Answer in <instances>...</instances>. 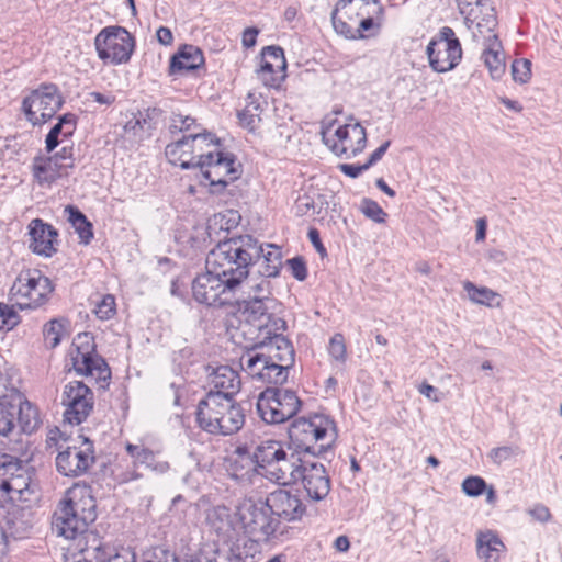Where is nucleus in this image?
I'll use <instances>...</instances> for the list:
<instances>
[{"label":"nucleus","instance_id":"f257e3e1","mask_svg":"<svg viewBox=\"0 0 562 562\" xmlns=\"http://www.w3.org/2000/svg\"><path fill=\"white\" fill-rule=\"evenodd\" d=\"M262 254V245L250 235L236 236L220 241L206 256L205 269L218 272L228 286L241 290L249 277V269Z\"/></svg>","mask_w":562,"mask_h":562},{"label":"nucleus","instance_id":"f03ea898","mask_svg":"<svg viewBox=\"0 0 562 562\" xmlns=\"http://www.w3.org/2000/svg\"><path fill=\"white\" fill-rule=\"evenodd\" d=\"M265 351H248L240 358L241 369L255 381L283 384L294 363L292 342L282 334L268 336L260 345Z\"/></svg>","mask_w":562,"mask_h":562},{"label":"nucleus","instance_id":"7ed1b4c3","mask_svg":"<svg viewBox=\"0 0 562 562\" xmlns=\"http://www.w3.org/2000/svg\"><path fill=\"white\" fill-rule=\"evenodd\" d=\"M195 416L199 427L214 436H231L245 424L244 409L235 400L212 393L200 400Z\"/></svg>","mask_w":562,"mask_h":562},{"label":"nucleus","instance_id":"20e7f679","mask_svg":"<svg viewBox=\"0 0 562 562\" xmlns=\"http://www.w3.org/2000/svg\"><path fill=\"white\" fill-rule=\"evenodd\" d=\"M337 437L334 419L325 414L300 417L289 428V438L295 450L314 457L330 450Z\"/></svg>","mask_w":562,"mask_h":562},{"label":"nucleus","instance_id":"39448f33","mask_svg":"<svg viewBox=\"0 0 562 562\" xmlns=\"http://www.w3.org/2000/svg\"><path fill=\"white\" fill-rule=\"evenodd\" d=\"M236 515L248 540L247 549L252 553L261 543H269L284 533L280 519L271 514L263 499H245L237 507Z\"/></svg>","mask_w":562,"mask_h":562},{"label":"nucleus","instance_id":"423d86ee","mask_svg":"<svg viewBox=\"0 0 562 562\" xmlns=\"http://www.w3.org/2000/svg\"><path fill=\"white\" fill-rule=\"evenodd\" d=\"M71 492L72 496L61 502L54 513L53 529L58 536L75 539L85 533L97 519V502L87 487Z\"/></svg>","mask_w":562,"mask_h":562},{"label":"nucleus","instance_id":"0eeeda50","mask_svg":"<svg viewBox=\"0 0 562 562\" xmlns=\"http://www.w3.org/2000/svg\"><path fill=\"white\" fill-rule=\"evenodd\" d=\"M302 405L296 393L290 389L267 387L257 400V413L271 425L282 424L294 417Z\"/></svg>","mask_w":562,"mask_h":562},{"label":"nucleus","instance_id":"6e6552de","mask_svg":"<svg viewBox=\"0 0 562 562\" xmlns=\"http://www.w3.org/2000/svg\"><path fill=\"white\" fill-rule=\"evenodd\" d=\"M191 289L193 299L207 307L231 305L239 292L236 288L228 286V281L212 269L196 276Z\"/></svg>","mask_w":562,"mask_h":562},{"label":"nucleus","instance_id":"1a4fd4ad","mask_svg":"<svg viewBox=\"0 0 562 562\" xmlns=\"http://www.w3.org/2000/svg\"><path fill=\"white\" fill-rule=\"evenodd\" d=\"M200 170L211 187V193L220 194L239 177L234 155L222 150H209L200 155Z\"/></svg>","mask_w":562,"mask_h":562},{"label":"nucleus","instance_id":"9d476101","mask_svg":"<svg viewBox=\"0 0 562 562\" xmlns=\"http://www.w3.org/2000/svg\"><path fill=\"white\" fill-rule=\"evenodd\" d=\"M54 289L50 279L41 271L27 270L19 274L10 292L22 300L18 302L21 308H37L48 302Z\"/></svg>","mask_w":562,"mask_h":562},{"label":"nucleus","instance_id":"9b49d317","mask_svg":"<svg viewBox=\"0 0 562 562\" xmlns=\"http://www.w3.org/2000/svg\"><path fill=\"white\" fill-rule=\"evenodd\" d=\"M94 46L100 59L120 65L130 61L135 41L133 35L124 27L109 26L95 36Z\"/></svg>","mask_w":562,"mask_h":562},{"label":"nucleus","instance_id":"f8f14e48","mask_svg":"<svg viewBox=\"0 0 562 562\" xmlns=\"http://www.w3.org/2000/svg\"><path fill=\"white\" fill-rule=\"evenodd\" d=\"M76 349L71 352V361L75 371L81 375H90L102 387L109 384L111 370L105 360L95 353L93 338L88 334H79L76 338Z\"/></svg>","mask_w":562,"mask_h":562},{"label":"nucleus","instance_id":"ddd939ff","mask_svg":"<svg viewBox=\"0 0 562 562\" xmlns=\"http://www.w3.org/2000/svg\"><path fill=\"white\" fill-rule=\"evenodd\" d=\"M429 66L437 72L456 68L462 58V47L450 26H443L426 48Z\"/></svg>","mask_w":562,"mask_h":562},{"label":"nucleus","instance_id":"4468645a","mask_svg":"<svg viewBox=\"0 0 562 562\" xmlns=\"http://www.w3.org/2000/svg\"><path fill=\"white\" fill-rule=\"evenodd\" d=\"M63 105L57 86L42 85L23 99L22 110L33 125L50 120Z\"/></svg>","mask_w":562,"mask_h":562},{"label":"nucleus","instance_id":"2eb2a0df","mask_svg":"<svg viewBox=\"0 0 562 562\" xmlns=\"http://www.w3.org/2000/svg\"><path fill=\"white\" fill-rule=\"evenodd\" d=\"M322 138L336 156L346 158L357 156L367 144V133L360 123L340 125L333 134L329 128L324 130Z\"/></svg>","mask_w":562,"mask_h":562},{"label":"nucleus","instance_id":"dca6fc26","mask_svg":"<svg viewBox=\"0 0 562 562\" xmlns=\"http://www.w3.org/2000/svg\"><path fill=\"white\" fill-rule=\"evenodd\" d=\"M61 404L66 407L65 420L71 425H79L93 409L94 395L85 383L71 381L64 387Z\"/></svg>","mask_w":562,"mask_h":562},{"label":"nucleus","instance_id":"f3484780","mask_svg":"<svg viewBox=\"0 0 562 562\" xmlns=\"http://www.w3.org/2000/svg\"><path fill=\"white\" fill-rule=\"evenodd\" d=\"M125 450L132 459V467L119 474L121 483H128L142 479L143 474L137 471V468L140 465H144L157 474H164L170 469L169 462L161 459L159 451L151 450L143 443L127 442Z\"/></svg>","mask_w":562,"mask_h":562},{"label":"nucleus","instance_id":"a211bd4d","mask_svg":"<svg viewBox=\"0 0 562 562\" xmlns=\"http://www.w3.org/2000/svg\"><path fill=\"white\" fill-rule=\"evenodd\" d=\"M93 443L85 439L80 446L67 447L56 457L57 471L69 477H77L88 472L94 463Z\"/></svg>","mask_w":562,"mask_h":562},{"label":"nucleus","instance_id":"6ab92c4d","mask_svg":"<svg viewBox=\"0 0 562 562\" xmlns=\"http://www.w3.org/2000/svg\"><path fill=\"white\" fill-rule=\"evenodd\" d=\"M273 516L283 522L300 520L305 514L306 507L299 495L286 490H277L267 495L263 499Z\"/></svg>","mask_w":562,"mask_h":562},{"label":"nucleus","instance_id":"aec40b11","mask_svg":"<svg viewBox=\"0 0 562 562\" xmlns=\"http://www.w3.org/2000/svg\"><path fill=\"white\" fill-rule=\"evenodd\" d=\"M5 404L9 412L13 413V423L18 420L23 432L31 434L38 428L41 420L36 407H34L15 387L3 386Z\"/></svg>","mask_w":562,"mask_h":562},{"label":"nucleus","instance_id":"412c9836","mask_svg":"<svg viewBox=\"0 0 562 562\" xmlns=\"http://www.w3.org/2000/svg\"><path fill=\"white\" fill-rule=\"evenodd\" d=\"M239 542L240 540L203 544L191 562H243L252 553L247 549L246 541L243 546Z\"/></svg>","mask_w":562,"mask_h":562},{"label":"nucleus","instance_id":"4be33fe9","mask_svg":"<svg viewBox=\"0 0 562 562\" xmlns=\"http://www.w3.org/2000/svg\"><path fill=\"white\" fill-rule=\"evenodd\" d=\"M299 482L302 484L307 499L312 502L325 499L331 488L330 477L325 465L316 461L308 460L303 468Z\"/></svg>","mask_w":562,"mask_h":562},{"label":"nucleus","instance_id":"5701e85b","mask_svg":"<svg viewBox=\"0 0 562 562\" xmlns=\"http://www.w3.org/2000/svg\"><path fill=\"white\" fill-rule=\"evenodd\" d=\"M164 111L160 108L151 106L137 111L126 121L123 131L124 137L132 143H140L148 139L157 128Z\"/></svg>","mask_w":562,"mask_h":562},{"label":"nucleus","instance_id":"b1692460","mask_svg":"<svg viewBox=\"0 0 562 562\" xmlns=\"http://www.w3.org/2000/svg\"><path fill=\"white\" fill-rule=\"evenodd\" d=\"M302 451L289 452L284 451V456L271 465V469L265 476L278 485H290L299 483V477L308 460L300 456Z\"/></svg>","mask_w":562,"mask_h":562},{"label":"nucleus","instance_id":"393cba45","mask_svg":"<svg viewBox=\"0 0 562 562\" xmlns=\"http://www.w3.org/2000/svg\"><path fill=\"white\" fill-rule=\"evenodd\" d=\"M207 385L210 390L206 393L218 394L225 398L235 400V396L241 389V379L239 373L229 366L207 367Z\"/></svg>","mask_w":562,"mask_h":562},{"label":"nucleus","instance_id":"a878e982","mask_svg":"<svg viewBox=\"0 0 562 562\" xmlns=\"http://www.w3.org/2000/svg\"><path fill=\"white\" fill-rule=\"evenodd\" d=\"M226 464L229 476L240 484H252L260 473L254 453L246 446L237 447L227 458Z\"/></svg>","mask_w":562,"mask_h":562},{"label":"nucleus","instance_id":"bb28decb","mask_svg":"<svg viewBox=\"0 0 562 562\" xmlns=\"http://www.w3.org/2000/svg\"><path fill=\"white\" fill-rule=\"evenodd\" d=\"M29 235V247L34 254L49 258L57 251L54 245L56 243L58 232L42 218H34L30 222Z\"/></svg>","mask_w":562,"mask_h":562},{"label":"nucleus","instance_id":"cd10ccee","mask_svg":"<svg viewBox=\"0 0 562 562\" xmlns=\"http://www.w3.org/2000/svg\"><path fill=\"white\" fill-rule=\"evenodd\" d=\"M205 138L198 135H184L166 147V156L172 165L182 169H190L200 166L201 153H194L195 142H203Z\"/></svg>","mask_w":562,"mask_h":562},{"label":"nucleus","instance_id":"c85d7f7f","mask_svg":"<svg viewBox=\"0 0 562 562\" xmlns=\"http://www.w3.org/2000/svg\"><path fill=\"white\" fill-rule=\"evenodd\" d=\"M281 307L277 300H243L239 303V311L245 321L258 329H263V323L270 312Z\"/></svg>","mask_w":562,"mask_h":562},{"label":"nucleus","instance_id":"c756f323","mask_svg":"<svg viewBox=\"0 0 562 562\" xmlns=\"http://www.w3.org/2000/svg\"><path fill=\"white\" fill-rule=\"evenodd\" d=\"M204 64L203 53L193 45H184L170 60V74L183 75Z\"/></svg>","mask_w":562,"mask_h":562},{"label":"nucleus","instance_id":"7c9ffc66","mask_svg":"<svg viewBox=\"0 0 562 562\" xmlns=\"http://www.w3.org/2000/svg\"><path fill=\"white\" fill-rule=\"evenodd\" d=\"M482 54L485 66L493 79H501L505 72V57L502 43L497 35H490Z\"/></svg>","mask_w":562,"mask_h":562},{"label":"nucleus","instance_id":"2f4dec72","mask_svg":"<svg viewBox=\"0 0 562 562\" xmlns=\"http://www.w3.org/2000/svg\"><path fill=\"white\" fill-rule=\"evenodd\" d=\"M355 0H339L338 5L342 9H346L348 5L352 4ZM364 5H374V10L372 12H368V14H372V16L362 18L359 22V26L357 27V32L363 35V40L370 36H374L379 34L381 30V23L384 14V7L381 4L379 0H361Z\"/></svg>","mask_w":562,"mask_h":562},{"label":"nucleus","instance_id":"473e14b6","mask_svg":"<svg viewBox=\"0 0 562 562\" xmlns=\"http://www.w3.org/2000/svg\"><path fill=\"white\" fill-rule=\"evenodd\" d=\"M32 173L34 179L40 186L52 184L58 178L67 176L68 173L63 170L60 165L52 159L50 156L45 157L38 155L34 157L32 162Z\"/></svg>","mask_w":562,"mask_h":562},{"label":"nucleus","instance_id":"72a5a7b5","mask_svg":"<svg viewBox=\"0 0 562 562\" xmlns=\"http://www.w3.org/2000/svg\"><path fill=\"white\" fill-rule=\"evenodd\" d=\"M286 448L281 441L267 439L257 445L254 456L262 475H265L279 458L284 456Z\"/></svg>","mask_w":562,"mask_h":562},{"label":"nucleus","instance_id":"f704fd0d","mask_svg":"<svg viewBox=\"0 0 562 562\" xmlns=\"http://www.w3.org/2000/svg\"><path fill=\"white\" fill-rule=\"evenodd\" d=\"M504 549V543L495 532L486 530L477 533V555L484 562H497Z\"/></svg>","mask_w":562,"mask_h":562},{"label":"nucleus","instance_id":"c9c22d12","mask_svg":"<svg viewBox=\"0 0 562 562\" xmlns=\"http://www.w3.org/2000/svg\"><path fill=\"white\" fill-rule=\"evenodd\" d=\"M88 537H91L89 541L90 547H87L82 552L86 554L83 560L78 562H134V555L116 553L108 559L106 550L109 549L98 536L91 532Z\"/></svg>","mask_w":562,"mask_h":562},{"label":"nucleus","instance_id":"e433bc0d","mask_svg":"<svg viewBox=\"0 0 562 562\" xmlns=\"http://www.w3.org/2000/svg\"><path fill=\"white\" fill-rule=\"evenodd\" d=\"M260 258L263 259L259 273L266 278H274L279 276L282 267V252L281 248L273 244H268L266 248L262 247Z\"/></svg>","mask_w":562,"mask_h":562},{"label":"nucleus","instance_id":"4c0bfd02","mask_svg":"<svg viewBox=\"0 0 562 562\" xmlns=\"http://www.w3.org/2000/svg\"><path fill=\"white\" fill-rule=\"evenodd\" d=\"M65 213L68 214V221L79 236L80 243L88 245L93 238L92 224L87 216L76 206L67 205Z\"/></svg>","mask_w":562,"mask_h":562},{"label":"nucleus","instance_id":"58836bf2","mask_svg":"<svg viewBox=\"0 0 562 562\" xmlns=\"http://www.w3.org/2000/svg\"><path fill=\"white\" fill-rule=\"evenodd\" d=\"M463 289L468 293L469 299L485 306H501V294L486 286H476L471 281L463 283Z\"/></svg>","mask_w":562,"mask_h":562},{"label":"nucleus","instance_id":"ea45409f","mask_svg":"<svg viewBox=\"0 0 562 562\" xmlns=\"http://www.w3.org/2000/svg\"><path fill=\"white\" fill-rule=\"evenodd\" d=\"M201 130L202 127L196 123L194 117L190 115H182L180 113H172L169 125L170 133H186V135H188Z\"/></svg>","mask_w":562,"mask_h":562},{"label":"nucleus","instance_id":"a19ab883","mask_svg":"<svg viewBox=\"0 0 562 562\" xmlns=\"http://www.w3.org/2000/svg\"><path fill=\"white\" fill-rule=\"evenodd\" d=\"M19 473L21 474L14 477H9L8 480L0 481V488L7 493H16L19 495L26 491L31 482L27 471L25 469Z\"/></svg>","mask_w":562,"mask_h":562},{"label":"nucleus","instance_id":"79ce46f5","mask_svg":"<svg viewBox=\"0 0 562 562\" xmlns=\"http://www.w3.org/2000/svg\"><path fill=\"white\" fill-rule=\"evenodd\" d=\"M344 10L337 4L336 10L331 14L333 26L337 34L342 35L348 40H363V35L357 32V27L350 25L347 21L338 16V11Z\"/></svg>","mask_w":562,"mask_h":562},{"label":"nucleus","instance_id":"37998d69","mask_svg":"<svg viewBox=\"0 0 562 562\" xmlns=\"http://www.w3.org/2000/svg\"><path fill=\"white\" fill-rule=\"evenodd\" d=\"M5 402V395L2 390L0 391V440L2 438H8L15 428V424L13 423V413L9 412Z\"/></svg>","mask_w":562,"mask_h":562},{"label":"nucleus","instance_id":"c03bdc74","mask_svg":"<svg viewBox=\"0 0 562 562\" xmlns=\"http://www.w3.org/2000/svg\"><path fill=\"white\" fill-rule=\"evenodd\" d=\"M20 322L21 317L15 307L0 302V329L12 330Z\"/></svg>","mask_w":562,"mask_h":562},{"label":"nucleus","instance_id":"a18cd8bd","mask_svg":"<svg viewBox=\"0 0 562 562\" xmlns=\"http://www.w3.org/2000/svg\"><path fill=\"white\" fill-rule=\"evenodd\" d=\"M360 211L366 217L379 224L384 223L387 217L386 212H384L379 203L368 198L362 199Z\"/></svg>","mask_w":562,"mask_h":562},{"label":"nucleus","instance_id":"49530a36","mask_svg":"<svg viewBox=\"0 0 562 562\" xmlns=\"http://www.w3.org/2000/svg\"><path fill=\"white\" fill-rule=\"evenodd\" d=\"M278 70L272 61L262 60L257 71L258 79L267 87H277L279 86Z\"/></svg>","mask_w":562,"mask_h":562},{"label":"nucleus","instance_id":"de8ad7c7","mask_svg":"<svg viewBox=\"0 0 562 562\" xmlns=\"http://www.w3.org/2000/svg\"><path fill=\"white\" fill-rule=\"evenodd\" d=\"M520 453L521 450L518 446H502L493 448L488 452V458L493 463L501 465L503 462L508 461Z\"/></svg>","mask_w":562,"mask_h":562},{"label":"nucleus","instance_id":"09e8293b","mask_svg":"<svg viewBox=\"0 0 562 562\" xmlns=\"http://www.w3.org/2000/svg\"><path fill=\"white\" fill-rule=\"evenodd\" d=\"M513 79L518 83H527L531 78V61L526 58L516 59L512 64Z\"/></svg>","mask_w":562,"mask_h":562},{"label":"nucleus","instance_id":"8fccbe9b","mask_svg":"<svg viewBox=\"0 0 562 562\" xmlns=\"http://www.w3.org/2000/svg\"><path fill=\"white\" fill-rule=\"evenodd\" d=\"M61 331L63 325L56 319L45 324L43 335L45 342L49 348H55L59 345Z\"/></svg>","mask_w":562,"mask_h":562},{"label":"nucleus","instance_id":"3c124183","mask_svg":"<svg viewBox=\"0 0 562 562\" xmlns=\"http://www.w3.org/2000/svg\"><path fill=\"white\" fill-rule=\"evenodd\" d=\"M281 307L270 312L269 317H267L263 323V328L269 336L282 334L288 328L286 322L282 317L278 316Z\"/></svg>","mask_w":562,"mask_h":562},{"label":"nucleus","instance_id":"603ef678","mask_svg":"<svg viewBox=\"0 0 562 562\" xmlns=\"http://www.w3.org/2000/svg\"><path fill=\"white\" fill-rule=\"evenodd\" d=\"M486 482L480 476H469L462 482V491L471 497L482 495L486 490Z\"/></svg>","mask_w":562,"mask_h":562},{"label":"nucleus","instance_id":"864d4df0","mask_svg":"<svg viewBox=\"0 0 562 562\" xmlns=\"http://www.w3.org/2000/svg\"><path fill=\"white\" fill-rule=\"evenodd\" d=\"M93 312L100 319H110L115 314V299L111 294L104 295L100 302L97 303Z\"/></svg>","mask_w":562,"mask_h":562},{"label":"nucleus","instance_id":"5fc2aeb1","mask_svg":"<svg viewBox=\"0 0 562 562\" xmlns=\"http://www.w3.org/2000/svg\"><path fill=\"white\" fill-rule=\"evenodd\" d=\"M268 279L269 278L263 277L259 282L250 286L252 293V295L250 294L249 296L250 300H276L272 296V286Z\"/></svg>","mask_w":562,"mask_h":562},{"label":"nucleus","instance_id":"6e6d98bb","mask_svg":"<svg viewBox=\"0 0 562 562\" xmlns=\"http://www.w3.org/2000/svg\"><path fill=\"white\" fill-rule=\"evenodd\" d=\"M189 135H198L203 136L205 138L203 142H195L194 153H207L209 150H218L220 144L215 139V136L211 133H207L205 130H201L199 132L190 133Z\"/></svg>","mask_w":562,"mask_h":562},{"label":"nucleus","instance_id":"4d7b16f0","mask_svg":"<svg viewBox=\"0 0 562 562\" xmlns=\"http://www.w3.org/2000/svg\"><path fill=\"white\" fill-rule=\"evenodd\" d=\"M50 157L60 165L63 170L67 173L69 169L75 167L74 148L71 146H64L59 151Z\"/></svg>","mask_w":562,"mask_h":562},{"label":"nucleus","instance_id":"13d9d810","mask_svg":"<svg viewBox=\"0 0 562 562\" xmlns=\"http://www.w3.org/2000/svg\"><path fill=\"white\" fill-rule=\"evenodd\" d=\"M329 355L337 361H345L346 358V345L344 340V336L341 334H336L331 337L329 341Z\"/></svg>","mask_w":562,"mask_h":562},{"label":"nucleus","instance_id":"bf43d9fd","mask_svg":"<svg viewBox=\"0 0 562 562\" xmlns=\"http://www.w3.org/2000/svg\"><path fill=\"white\" fill-rule=\"evenodd\" d=\"M496 25V20L493 15H488L486 19H484L482 22L476 23V32H473V36L475 38H483V44L485 45L486 38L490 35H495L493 33V30Z\"/></svg>","mask_w":562,"mask_h":562},{"label":"nucleus","instance_id":"052dcab7","mask_svg":"<svg viewBox=\"0 0 562 562\" xmlns=\"http://www.w3.org/2000/svg\"><path fill=\"white\" fill-rule=\"evenodd\" d=\"M262 60H267L270 58L273 60V64L278 69H284L285 68V58H284V52L279 46H266L262 49Z\"/></svg>","mask_w":562,"mask_h":562},{"label":"nucleus","instance_id":"680f3d73","mask_svg":"<svg viewBox=\"0 0 562 562\" xmlns=\"http://www.w3.org/2000/svg\"><path fill=\"white\" fill-rule=\"evenodd\" d=\"M288 265L291 269L292 276L296 280L304 281L307 278V269L303 258L294 257L292 259H289Z\"/></svg>","mask_w":562,"mask_h":562},{"label":"nucleus","instance_id":"e2e57ef3","mask_svg":"<svg viewBox=\"0 0 562 562\" xmlns=\"http://www.w3.org/2000/svg\"><path fill=\"white\" fill-rule=\"evenodd\" d=\"M24 470L25 468L19 461L4 462L0 467V481L20 475L19 472Z\"/></svg>","mask_w":562,"mask_h":562},{"label":"nucleus","instance_id":"0e129e2a","mask_svg":"<svg viewBox=\"0 0 562 562\" xmlns=\"http://www.w3.org/2000/svg\"><path fill=\"white\" fill-rule=\"evenodd\" d=\"M61 130V123H57L50 128V131L46 135L45 148L47 153H52L58 146Z\"/></svg>","mask_w":562,"mask_h":562},{"label":"nucleus","instance_id":"69168bd1","mask_svg":"<svg viewBox=\"0 0 562 562\" xmlns=\"http://www.w3.org/2000/svg\"><path fill=\"white\" fill-rule=\"evenodd\" d=\"M145 562H178V558L175 553L162 548H156L150 559Z\"/></svg>","mask_w":562,"mask_h":562},{"label":"nucleus","instance_id":"338daca9","mask_svg":"<svg viewBox=\"0 0 562 562\" xmlns=\"http://www.w3.org/2000/svg\"><path fill=\"white\" fill-rule=\"evenodd\" d=\"M486 0H457L460 13L469 20L473 13V5L481 7Z\"/></svg>","mask_w":562,"mask_h":562},{"label":"nucleus","instance_id":"774afa93","mask_svg":"<svg viewBox=\"0 0 562 562\" xmlns=\"http://www.w3.org/2000/svg\"><path fill=\"white\" fill-rule=\"evenodd\" d=\"M369 167L367 164L363 165H349V164H341L339 165V170L350 177V178H357L360 176L362 171L368 170Z\"/></svg>","mask_w":562,"mask_h":562}]
</instances>
